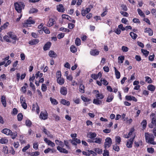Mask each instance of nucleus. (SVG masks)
I'll use <instances>...</instances> for the list:
<instances>
[{"label":"nucleus","instance_id":"1","mask_svg":"<svg viewBox=\"0 0 156 156\" xmlns=\"http://www.w3.org/2000/svg\"><path fill=\"white\" fill-rule=\"evenodd\" d=\"M93 93L96 94V98L94 99L93 101L94 104L97 105H100L102 103V101L101 100L103 99L104 96L102 93H100L97 90H94L93 91Z\"/></svg>","mask_w":156,"mask_h":156},{"label":"nucleus","instance_id":"2","mask_svg":"<svg viewBox=\"0 0 156 156\" xmlns=\"http://www.w3.org/2000/svg\"><path fill=\"white\" fill-rule=\"evenodd\" d=\"M144 135L146 142L153 145L156 144V142L154 141V137L153 134L145 133Z\"/></svg>","mask_w":156,"mask_h":156},{"label":"nucleus","instance_id":"3","mask_svg":"<svg viewBox=\"0 0 156 156\" xmlns=\"http://www.w3.org/2000/svg\"><path fill=\"white\" fill-rule=\"evenodd\" d=\"M14 6L16 10L18 13H20L22 9H24L25 5L23 2H16L14 3Z\"/></svg>","mask_w":156,"mask_h":156},{"label":"nucleus","instance_id":"4","mask_svg":"<svg viewBox=\"0 0 156 156\" xmlns=\"http://www.w3.org/2000/svg\"><path fill=\"white\" fill-rule=\"evenodd\" d=\"M35 21L32 19L31 17H29L24 23L23 26L25 27H30L31 24H34L35 23Z\"/></svg>","mask_w":156,"mask_h":156},{"label":"nucleus","instance_id":"5","mask_svg":"<svg viewBox=\"0 0 156 156\" xmlns=\"http://www.w3.org/2000/svg\"><path fill=\"white\" fill-rule=\"evenodd\" d=\"M112 143V140L110 137H107L105 139V142L104 143L105 148L106 149L108 148L111 145Z\"/></svg>","mask_w":156,"mask_h":156},{"label":"nucleus","instance_id":"6","mask_svg":"<svg viewBox=\"0 0 156 156\" xmlns=\"http://www.w3.org/2000/svg\"><path fill=\"white\" fill-rule=\"evenodd\" d=\"M48 117V114L46 111H41V112L39 116L40 118L41 119L45 120L47 119Z\"/></svg>","mask_w":156,"mask_h":156},{"label":"nucleus","instance_id":"7","mask_svg":"<svg viewBox=\"0 0 156 156\" xmlns=\"http://www.w3.org/2000/svg\"><path fill=\"white\" fill-rule=\"evenodd\" d=\"M135 136V135H133V138H131L129 140H128L126 143V146L130 148L132 147V144Z\"/></svg>","mask_w":156,"mask_h":156},{"label":"nucleus","instance_id":"8","mask_svg":"<svg viewBox=\"0 0 156 156\" xmlns=\"http://www.w3.org/2000/svg\"><path fill=\"white\" fill-rule=\"evenodd\" d=\"M44 141L48 146H50L52 147H54L55 146V144L54 143L48 140L46 138H44Z\"/></svg>","mask_w":156,"mask_h":156},{"label":"nucleus","instance_id":"9","mask_svg":"<svg viewBox=\"0 0 156 156\" xmlns=\"http://www.w3.org/2000/svg\"><path fill=\"white\" fill-rule=\"evenodd\" d=\"M32 111H36L37 114H38L40 112V108L37 104H33L32 106Z\"/></svg>","mask_w":156,"mask_h":156},{"label":"nucleus","instance_id":"10","mask_svg":"<svg viewBox=\"0 0 156 156\" xmlns=\"http://www.w3.org/2000/svg\"><path fill=\"white\" fill-rule=\"evenodd\" d=\"M71 143L73 145L76 146L77 144H79L81 143V140L77 138H73L72 139Z\"/></svg>","mask_w":156,"mask_h":156},{"label":"nucleus","instance_id":"11","mask_svg":"<svg viewBox=\"0 0 156 156\" xmlns=\"http://www.w3.org/2000/svg\"><path fill=\"white\" fill-rule=\"evenodd\" d=\"M61 94L63 95H66L67 93V89L64 87H61L60 90Z\"/></svg>","mask_w":156,"mask_h":156},{"label":"nucleus","instance_id":"12","mask_svg":"<svg viewBox=\"0 0 156 156\" xmlns=\"http://www.w3.org/2000/svg\"><path fill=\"white\" fill-rule=\"evenodd\" d=\"M57 149L61 153H63L66 154H68V153L67 150L63 148V147H60L59 146L57 147Z\"/></svg>","mask_w":156,"mask_h":156},{"label":"nucleus","instance_id":"13","mask_svg":"<svg viewBox=\"0 0 156 156\" xmlns=\"http://www.w3.org/2000/svg\"><path fill=\"white\" fill-rule=\"evenodd\" d=\"M8 34L11 38L15 41V42L16 40H17V36L14 34V33L12 32H10L8 33Z\"/></svg>","mask_w":156,"mask_h":156},{"label":"nucleus","instance_id":"14","mask_svg":"<svg viewBox=\"0 0 156 156\" xmlns=\"http://www.w3.org/2000/svg\"><path fill=\"white\" fill-rule=\"evenodd\" d=\"M57 9L58 11L59 12H63L65 11L63 5L61 4H60L57 6Z\"/></svg>","mask_w":156,"mask_h":156},{"label":"nucleus","instance_id":"15","mask_svg":"<svg viewBox=\"0 0 156 156\" xmlns=\"http://www.w3.org/2000/svg\"><path fill=\"white\" fill-rule=\"evenodd\" d=\"M2 132L6 135H10L12 134V132L8 129H4L2 130Z\"/></svg>","mask_w":156,"mask_h":156},{"label":"nucleus","instance_id":"16","mask_svg":"<svg viewBox=\"0 0 156 156\" xmlns=\"http://www.w3.org/2000/svg\"><path fill=\"white\" fill-rule=\"evenodd\" d=\"M39 41L38 39H34L29 41V44L31 45H34L37 44Z\"/></svg>","mask_w":156,"mask_h":156},{"label":"nucleus","instance_id":"17","mask_svg":"<svg viewBox=\"0 0 156 156\" xmlns=\"http://www.w3.org/2000/svg\"><path fill=\"white\" fill-rule=\"evenodd\" d=\"M145 33L148 34V35L150 36H152L153 34V30L149 28H146L144 31Z\"/></svg>","mask_w":156,"mask_h":156},{"label":"nucleus","instance_id":"18","mask_svg":"<svg viewBox=\"0 0 156 156\" xmlns=\"http://www.w3.org/2000/svg\"><path fill=\"white\" fill-rule=\"evenodd\" d=\"M97 136V134L95 133L90 132L88 134V136L90 139H94Z\"/></svg>","mask_w":156,"mask_h":156},{"label":"nucleus","instance_id":"19","mask_svg":"<svg viewBox=\"0 0 156 156\" xmlns=\"http://www.w3.org/2000/svg\"><path fill=\"white\" fill-rule=\"evenodd\" d=\"M51 46V43L50 42H47L44 46L43 47V49L44 51H46L49 49L50 48Z\"/></svg>","mask_w":156,"mask_h":156},{"label":"nucleus","instance_id":"20","mask_svg":"<svg viewBox=\"0 0 156 156\" xmlns=\"http://www.w3.org/2000/svg\"><path fill=\"white\" fill-rule=\"evenodd\" d=\"M94 143H96L98 144H100L101 143L102 139L99 137H96L93 139Z\"/></svg>","mask_w":156,"mask_h":156},{"label":"nucleus","instance_id":"21","mask_svg":"<svg viewBox=\"0 0 156 156\" xmlns=\"http://www.w3.org/2000/svg\"><path fill=\"white\" fill-rule=\"evenodd\" d=\"M1 102L2 105L4 107L6 106V97L5 96L3 95L1 97Z\"/></svg>","mask_w":156,"mask_h":156},{"label":"nucleus","instance_id":"22","mask_svg":"<svg viewBox=\"0 0 156 156\" xmlns=\"http://www.w3.org/2000/svg\"><path fill=\"white\" fill-rule=\"evenodd\" d=\"M114 69L115 71V75L116 78L117 79H119L120 77V73L116 69L115 67H114Z\"/></svg>","mask_w":156,"mask_h":156},{"label":"nucleus","instance_id":"23","mask_svg":"<svg viewBox=\"0 0 156 156\" xmlns=\"http://www.w3.org/2000/svg\"><path fill=\"white\" fill-rule=\"evenodd\" d=\"M55 142L57 145H59L62 147L64 146V143L61 141L59 140H58L57 139L55 140Z\"/></svg>","mask_w":156,"mask_h":156},{"label":"nucleus","instance_id":"24","mask_svg":"<svg viewBox=\"0 0 156 156\" xmlns=\"http://www.w3.org/2000/svg\"><path fill=\"white\" fill-rule=\"evenodd\" d=\"M90 54L92 55H98L99 51L96 49H93L90 51Z\"/></svg>","mask_w":156,"mask_h":156},{"label":"nucleus","instance_id":"25","mask_svg":"<svg viewBox=\"0 0 156 156\" xmlns=\"http://www.w3.org/2000/svg\"><path fill=\"white\" fill-rule=\"evenodd\" d=\"M57 83L60 85H62L64 83V79L62 77L57 78Z\"/></svg>","mask_w":156,"mask_h":156},{"label":"nucleus","instance_id":"26","mask_svg":"<svg viewBox=\"0 0 156 156\" xmlns=\"http://www.w3.org/2000/svg\"><path fill=\"white\" fill-rule=\"evenodd\" d=\"M147 88L148 90L151 91H154L155 90L156 87L154 86L151 84H150L148 86Z\"/></svg>","mask_w":156,"mask_h":156},{"label":"nucleus","instance_id":"27","mask_svg":"<svg viewBox=\"0 0 156 156\" xmlns=\"http://www.w3.org/2000/svg\"><path fill=\"white\" fill-rule=\"evenodd\" d=\"M113 98L114 95L112 94H111L108 96L106 101L108 102H111L113 99Z\"/></svg>","mask_w":156,"mask_h":156},{"label":"nucleus","instance_id":"28","mask_svg":"<svg viewBox=\"0 0 156 156\" xmlns=\"http://www.w3.org/2000/svg\"><path fill=\"white\" fill-rule=\"evenodd\" d=\"M50 100L52 104L54 105H56L58 104V102L55 99L51 97L50 98Z\"/></svg>","mask_w":156,"mask_h":156},{"label":"nucleus","instance_id":"29","mask_svg":"<svg viewBox=\"0 0 156 156\" xmlns=\"http://www.w3.org/2000/svg\"><path fill=\"white\" fill-rule=\"evenodd\" d=\"M55 23V20L53 19H50L47 24V26L48 27H51Z\"/></svg>","mask_w":156,"mask_h":156},{"label":"nucleus","instance_id":"30","mask_svg":"<svg viewBox=\"0 0 156 156\" xmlns=\"http://www.w3.org/2000/svg\"><path fill=\"white\" fill-rule=\"evenodd\" d=\"M61 103L64 105L69 106L70 105V102L64 99H62L61 101Z\"/></svg>","mask_w":156,"mask_h":156},{"label":"nucleus","instance_id":"31","mask_svg":"<svg viewBox=\"0 0 156 156\" xmlns=\"http://www.w3.org/2000/svg\"><path fill=\"white\" fill-rule=\"evenodd\" d=\"M84 88L85 87L82 84H80V85L79 87V91L82 93H84L85 90H84Z\"/></svg>","mask_w":156,"mask_h":156},{"label":"nucleus","instance_id":"32","mask_svg":"<svg viewBox=\"0 0 156 156\" xmlns=\"http://www.w3.org/2000/svg\"><path fill=\"white\" fill-rule=\"evenodd\" d=\"M48 54L49 56L52 58H55L57 56L55 53L52 50L49 51Z\"/></svg>","mask_w":156,"mask_h":156},{"label":"nucleus","instance_id":"33","mask_svg":"<svg viewBox=\"0 0 156 156\" xmlns=\"http://www.w3.org/2000/svg\"><path fill=\"white\" fill-rule=\"evenodd\" d=\"M134 144H135V146L137 147L142 146L143 145V142L141 140L135 141Z\"/></svg>","mask_w":156,"mask_h":156},{"label":"nucleus","instance_id":"34","mask_svg":"<svg viewBox=\"0 0 156 156\" xmlns=\"http://www.w3.org/2000/svg\"><path fill=\"white\" fill-rule=\"evenodd\" d=\"M8 140L6 138H3L0 140V143L2 144H6L8 143Z\"/></svg>","mask_w":156,"mask_h":156},{"label":"nucleus","instance_id":"35","mask_svg":"<svg viewBox=\"0 0 156 156\" xmlns=\"http://www.w3.org/2000/svg\"><path fill=\"white\" fill-rule=\"evenodd\" d=\"M124 59V56L121 55L119 56L118 58V63L120 64L122 63Z\"/></svg>","mask_w":156,"mask_h":156},{"label":"nucleus","instance_id":"36","mask_svg":"<svg viewBox=\"0 0 156 156\" xmlns=\"http://www.w3.org/2000/svg\"><path fill=\"white\" fill-rule=\"evenodd\" d=\"M28 154L29 156H37L40 154V153L38 151H35L32 153H29Z\"/></svg>","mask_w":156,"mask_h":156},{"label":"nucleus","instance_id":"37","mask_svg":"<svg viewBox=\"0 0 156 156\" xmlns=\"http://www.w3.org/2000/svg\"><path fill=\"white\" fill-rule=\"evenodd\" d=\"M134 130L135 129L133 127H132L129 130V132L128 134L129 137L132 136V138H133V135H135L134 134H133V133L134 132Z\"/></svg>","mask_w":156,"mask_h":156},{"label":"nucleus","instance_id":"38","mask_svg":"<svg viewBox=\"0 0 156 156\" xmlns=\"http://www.w3.org/2000/svg\"><path fill=\"white\" fill-rule=\"evenodd\" d=\"M70 49L71 52L72 53H75L77 51L76 48L74 45H72L70 48Z\"/></svg>","mask_w":156,"mask_h":156},{"label":"nucleus","instance_id":"39","mask_svg":"<svg viewBox=\"0 0 156 156\" xmlns=\"http://www.w3.org/2000/svg\"><path fill=\"white\" fill-rule=\"evenodd\" d=\"M129 35L134 40L136 39L137 37V35L136 34L132 32L130 33Z\"/></svg>","mask_w":156,"mask_h":156},{"label":"nucleus","instance_id":"40","mask_svg":"<svg viewBox=\"0 0 156 156\" xmlns=\"http://www.w3.org/2000/svg\"><path fill=\"white\" fill-rule=\"evenodd\" d=\"M141 125L142 126L143 129L146 128L147 125V120L146 119H144L141 123Z\"/></svg>","mask_w":156,"mask_h":156},{"label":"nucleus","instance_id":"41","mask_svg":"<svg viewBox=\"0 0 156 156\" xmlns=\"http://www.w3.org/2000/svg\"><path fill=\"white\" fill-rule=\"evenodd\" d=\"M81 98L82 100L85 102H88L91 100L90 99L88 98H87L84 97L82 95L81 96Z\"/></svg>","mask_w":156,"mask_h":156},{"label":"nucleus","instance_id":"42","mask_svg":"<svg viewBox=\"0 0 156 156\" xmlns=\"http://www.w3.org/2000/svg\"><path fill=\"white\" fill-rule=\"evenodd\" d=\"M94 150L96 153H97L98 154H101L102 152V150L98 148H94Z\"/></svg>","mask_w":156,"mask_h":156},{"label":"nucleus","instance_id":"43","mask_svg":"<svg viewBox=\"0 0 156 156\" xmlns=\"http://www.w3.org/2000/svg\"><path fill=\"white\" fill-rule=\"evenodd\" d=\"M38 10L37 9L35 8H32L30 9L29 11L30 13H36L38 12Z\"/></svg>","mask_w":156,"mask_h":156},{"label":"nucleus","instance_id":"44","mask_svg":"<svg viewBox=\"0 0 156 156\" xmlns=\"http://www.w3.org/2000/svg\"><path fill=\"white\" fill-rule=\"evenodd\" d=\"M137 11L138 14L141 16L145 17V16L142 11L140 9H138Z\"/></svg>","mask_w":156,"mask_h":156},{"label":"nucleus","instance_id":"45","mask_svg":"<svg viewBox=\"0 0 156 156\" xmlns=\"http://www.w3.org/2000/svg\"><path fill=\"white\" fill-rule=\"evenodd\" d=\"M75 43L76 45L79 46L81 44V40L79 38H76Z\"/></svg>","mask_w":156,"mask_h":156},{"label":"nucleus","instance_id":"46","mask_svg":"<svg viewBox=\"0 0 156 156\" xmlns=\"http://www.w3.org/2000/svg\"><path fill=\"white\" fill-rule=\"evenodd\" d=\"M115 141L116 144H119L121 141V138L120 136H117L115 137Z\"/></svg>","mask_w":156,"mask_h":156},{"label":"nucleus","instance_id":"47","mask_svg":"<svg viewBox=\"0 0 156 156\" xmlns=\"http://www.w3.org/2000/svg\"><path fill=\"white\" fill-rule=\"evenodd\" d=\"M30 147V144H27V145L24 147L22 149V151L23 152H25L26 151L29 149Z\"/></svg>","mask_w":156,"mask_h":156},{"label":"nucleus","instance_id":"48","mask_svg":"<svg viewBox=\"0 0 156 156\" xmlns=\"http://www.w3.org/2000/svg\"><path fill=\"white\" fill-rule=\"evenodd\" d=\"M143 54L146 56L147 57L149 54V51H147L146 50L142 49L141 50Z\"/></svg>","mask_w":156,"mask_h":156},{"label":"nucleus","instance_id":"49","mask_svg":"<svg viewBox=\"0 0 156 156\" xmlns=\"http://www.w3.org/2000/svg\"><path fill=\"white\" fill-rule=\"evenodd\" d=\"M42 30L44 31V33L46 34H49L50 33L49 30L46 27H44L42 28Z\"/></svg>","mask_w":156,"mask_h":156},{"label":"nucleus","instance_id":"50","mask_svg":"<svg viewBox=\"0 0 156 156\" xmlns=\"http://www.w3.org/2000/svg\"><path fill=\"white\" fill-rule=\"evenodd\" d=\"M145 81L148 83H151L152 82V80L151 78L148 76H146L145 77Z\"/></svg>","mask_w":156,"mask_h":156},{"label":"nucleus","instance_id":"51","mask_svg":"<svg viewBox=\"0 0 156 156\" xmlns=\"http://www.w3.org/2000/svg\"><path fill=\"white\" fill-rule=\"evenodd\" d=\"M47 87L45 84H42L41 87V89L44 92L47 90Z\"/></svg>","mask_w":156,"mask_h":156},{"label":"nucleus","instance_id":"52","mask_svg":"<svg viewBox=\"0 0 156 156\" xmlns=\"http://www.w3.org/2000/svg\"><path fill=\"white\" fill-rule=\"evenodd\" d=\"M129 48L125 46H123L122 47V50L124 52H126L129 50Z\"/></svg>","mask_w":156,"mask_h":156},{"label":"nucleus","instance_id":"53","mask_svg":"<svg viewBox=\"0 0 156 156\" xmlns=\"http://www.w3.org/2000/svg\"><path fill=\"white\" fill-rule=\"evenodd\" d=\"M23 115L22 113H20L17 115V119L19 121H21L23 119Z\"/></svg>","mask_w":156,"mask_h":156},{"label":"nucleus","instance_id":"54","mask_svg":"<svg viewBox=\"0 0 156 156\" xmlns=\"http://www.w3.org/2000/svg\"><path fill=\"white\" fill-rule=\"evenodd\" d=\"M135 73H134L131 75L130 78V79L128 80V82L129 83H130L132 81L135 80Z\"/></svg>","mask_w":156,"mask_h":156},{"label":"nucleus","instance_id":"55","mask_svg":"<svg viewBox=\"0 0 156 156\" xmlns=\"http://www.w3.org/2000/svg\"><path fill=\"white\" fill-rule=\"evenodd\" d=\"M3 151L5 154H7L8 152V149L7 146H4L3 147Z\"/></svg>","mask_w":156,"mask_h":156},{"label":"nucleus","instance_id":"56","mask_svg":"<svg viewBox=\"0 0 156 156\" xmlns=\"http://www.w3.org/2000/svg\"><path fill=\"white\" fill-rule=\"evenodd\" d=\"M113 149L115 151H119V146H118L116 144H115L113 146Z\"/></svg>","mask_w":156,"mask_h":156},{"label":"nucleus","instance_id":"57","mask_svg":"<svg viewBox=\"0 0 156 156\" xmlns=\"http://www.w3.org/2000/svg\"><path fill=\"white\" fill-rule=\"evenodd\" d=\"M33 147L36 150H37L38 149V143L37 142L34 143L33 144Z\"/></svg>","mask_w":156,"mask_h":156},{"label":"nucleus","instance_id":"58","mask_svg":"<svg viewBox=\"0 0 156 156\" xmlns=\"http://www.w3.org/2000/svg\"><path fill=\"white\" fill-rule=\"evenodd\" d=\"M101 81L102 82V83L105 85H107L108 84V83L107 81L106 80L103 79V80L101 79Z\"/></svg>","mask_w":156,"mask_h":156},{"label":"nucleus","instance_id":"59","mask_svg":"<svg viewBox=\"0 0 156 156\" xmlns=\"http://www.w3.org/2000/svg\"><path fill=\"white\" fill-rule=\"evenodd\" d=\"M91 77L94 80H96L98 78L99 76L95 74H92L91 76Z\"/></svg>","mask_w":156,"mask_h":156},{"label":"nucleus","instance_id":"60","mask_svg":"<svg viewBox=\"0 0 156 156\" xmlns=\"http://www.w3.org/2000/svg\"><path fill=\"white\" fill-rule=\"evenodd\" d=\"M9 24V23L8 22H6L2 26H1V28L3 30L5 29L8 27Z\"/></svg>","mask_w":156,"mask_h":156},{"label":"nucleus","instance_id":"61","mask_svg":"<svg viewBox=\"0 0 156 156\" xmlns=\"http://www.w3.org/2000/svg\"><path fill=\"white\" fill-rule=\"evenodd\" d=\"M147 151L150 153H153L154 152V149L152 148H147Z\"/></svg>","mask_w":156,"mask_h":156},{"label":"nucleus","instance_id":"62","mask_svg":"<svg viewBox=\"0 0 156 156\" xmlns=\"http://www.w3.org/2000/svg\"><path fill=\"white\" fill-rule=\"evenodd\" d=\"M32 124L31 122L29 120H27L26 121V125L28 126H30Z\"/></svg>","mask_w":156,"mask_h":156},{"label":"nucleus","instance_id":"63","mask_svg":"<svg viewBox=\"0 0 156 156\" xmlns=\"http://www.w3.org/2000/svg\"><path fill=\"white\" fill-rule=\"evenodd\" d=\"M109 156V151L106 150H105L104 151V153H103V156Z\"/></svg>","mask_w":156,"mask_h":156},{"label":"nucleus","instance_id":"64","mask_svg":"<svg viewBox=\"0 0 156 156\" xmlns=\"http://www.w3.org/2000/svg\"><path fill=\"white\" fill-rule=\"evenodd\" d=\"M151 123L156 126V119L155 117H153L152 118Z\"/></svg>","mask_w":156,"mask_h":156}]
</instances>
